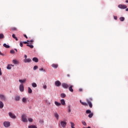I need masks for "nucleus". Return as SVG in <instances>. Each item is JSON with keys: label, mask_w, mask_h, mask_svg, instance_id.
Wrapping results in <instances>:
<instances>
[{"label": "nucleus", "mask_w": 128, "mask_h": 128, "mask_svg": "<svg viewBox=\"0 0 128 128\" xmlns=\"http://www.w3.org/2000/svg\"><path fill=\"white\" fill-rule=\"evenodd\" d=\"M86 102H88L90 108H92V98H89L86 99Z\"/></svg>", "instance_id": "obj_1"}, {"label": "nucleus", "mask_w": 128, "mask_h": 128, "mask_svg": "<svg viewBox=\"0 0 128 128\" xmlns=\"http://www.w3.org/2000/svg\"><path fill=\"white\" fill-rule=\"evenodd\" d=\"M60 126H62V128H66V121H60V124L59 123V126L60 128Z\"/></svg>", "instance_id": "obj_2"}, {"label": "nucleus", "mask_w": 128, "mask_h": 128, "mask_svg": "<svg viewBox=\"0 0 128 128\" xmlns=\"http://www.w3.org/2000/svg\"><path fill=\"white\" fill-rule=\"evenodd\" d=\"M32 42H34V40H28L27 42H24L23 44H32Z\"/></svg>", "instance_id": "obj_3"}, {"label": "nucleus", "mask_w": 128, "mask_h": 128, "mask_svg": "<svg viewBox=\"0 0 128 128\" xmlns=\"http://www.w3.org/2000/svg\"><path fill=\"white\" fill-rule=\"evenodd\" d=\"M8 116L11 118L16 119V116L14 114L12 113V112H10L8 113Z\"/></svg>", "instance_id": "obj_4"}, {"label": "nucleus", "mask_w": 128, "mask_h": 128, "mask_svg": "<svg viewBox=\"0 0 128 128\" xmlns=\"http://www.w3.org/2000/svg\"><path fill=\"white\" fill-rule=\"evenodd\" d=\"M3 124L5 128H8V126H10V123L8 122H4Z\"/></svg>", "instance_id": "obj_5"}, {"label": "nucleus", "mask_w": 128, "mask_h": 128, "mask_svg": "<svg viewBox=\"0 0 128 128\" xmlns=\"http://www.w3.org/2000/svg\"><path fill=\"white\" fill-rule=\"evenodd\" d=\"M22 118L24 122H28V119H26V115H22Z\"/></svg>", "instance_id": "obj_6"}, {"label": "nucleus", "mask_w": 128, "mask_h": 128, "mask_svg": "<svg viewBox=\"0 0 128 128\" xmlns=\"http://www.w3.org/2000/svg\"><path fill=\"white\" fill-rule=\"evenodd\" d=\"M0 99L1 100H4V102L6 100V96L4 94H0Z\"/></svg>", "instance_id": "obj_7"}, {"label": "nucleus", "mask_w": 128, "mask_h": 128, "mask_svg": "<svg viewBox=\"0 0 128 128\" xmlns=\"http://www.w3.org/2000/svg\"><path fill=\"white\" fill-rule=\"evenodd\" d=\"M118 8H122L123 10H124V8H128V6L126 5L119 4L118 6Z\"/></svg>", "instance_id": "obj_8"}, {"label": "nucleus", "mask_w": 128, "mask_h": 128, "mask_svg": "<svg viewBox=\"0 0 128 128\" xmlns=\"http://www.w3.org/2000/svg\"><path fill=\"white\" fill-rule=\"evenodd\" d=\"M62 88H68L70 87V85L66 83H62Z\"/></svg>", "instance_id": "obj_9"}, {"label": "nucleus", "mask_w": 128, "mask_h": 128, "mask_svg": "<svg viewBox=\"0 0 128 128\" xmlns=\"http://www.w3.org/2000/svg\"><path fill=\"white\" fill-rule=\"evenodd\" d=\"M19 88H20V92H24V84H20Z\"/></svg>", "instance_id": "obj_10"}, {"label": "nucleus", "mask_w": 128, "mask_h": 128, "mask_svg": "<svg viewBox=\"0 0 128 128\" xmlns=\"http://www.w3.org/2000/svg\"><path fill=\"white\" fill-rule=\"evenodd\" d=\"M55 86H62V82L58 80H56L55 82Z\"/></svg>", "instance_id": "obj_11"}, {"label": "nucleus", "mask_w": 128, "mask_h": 128, "mask_svg": "<svg viewBox=\"0 0 128 128\" xmlns=\"http://www.w3.org/2000/svg\"><path fill=\"white\" fill-rule=\"evenodd\" d=\"M72 88H74V86L70 85V86H69V90L71 92H74V89H72Z\"/></svg>", "instance_id": "obj_12"}, {"label": "nucleus", "mask_w": 128, "mask_h": 128, "mask_svg": "<svg viewBox=\"0 0 128 128\" xmlns=\"http://www.w3.org/2000/svg\"><path fill=\"white\" fill-rule=\"evenodd\" d=\"M58 64H52V67L54 68H58Z\"/></svg>", "instance_id": "obj_13"}, {"label": "nucleus", "mask_w": 128, "mask_h": 128, "mask_svg": "<svg viewBox=\"0 0 128 128\" xmlns=\"http://www.w3.org/2000/svg\"><path fill=\"white\" fill-rule=\"evenodd\" d=\"M32 62V60L30 58H26L24 60V62Z\"/></svg>", "instance_id": "obj_14"}, {"label": "nucleus", "mask_w": 128, "mask_h": 128, "mask_svg": "<svg viewBox=\"0 0 128 128\" xmlns=\"http://www.w3.org/2000/svg\"><path fill=\"white\" fill-rule=\"evenodd\" d=\"M60 103L62 106H66V101L64 99H62L60 100Z\"/></svg>", "instance_id": "obj_15"}, {"label": "nucleus", "mask_w": 128, "mask_h": 128, "mask_svg": "<svg viewBox=\"0 0 128 128\" xmlns=\"http://www.w3.org/2000/svg\"><path fill=\"white\" fill-rule=\"evenodd\" d=\"M20 100V97L18 96H15V100H16V102H18V100Z\"/></svg>", "instance_id": "obj_16"}, {"label": "nucleus", "mask_w": 128, "mask_h": 128, "mask_svg": "<svg viewBox=\"0 0 128 128\" xmlns=\"http://www.w3.org/2000/svg\"><path fill=\"white\" fill-rule=\"evenodd\" d=\"M80 102L82 104V106H88V104H86V102H82V100H80Z\"/></svg>", "instance_id": "obj_17"}, {"label": "nucleus", "mask_w": 128, "mask_h": 128, "mask_svg": "<svg viewBox=\"0 0 128 128\" xmlns=\"http://www.w3.org/2000/svg\"><path fill=\"white\" fill-rule=\"evenodd\" d=\"M22 102H23L24 104H26L28 100L26 98H22Z\"/></svg>", "instance_id": "obj_18"}, {"label": "nucleus", "mask_w": 128, "mask_h": 128, "mask_svg": "<svg viewBox=\"0 0 128 128\" xmlns=\"http://www.w3.org/2000/svg\"><path fill=\"white\" fill-rule=\"evenodd\" d=\"M33 62H38V59L36 58H32Z\"/></svg>", "instance_id": "obj_19"}, {"label": "nucleus", "mask_w": 128, "mask_h": 128, "mask_svg": "<svg viewBox=\"0 0 128 128\" xmlns=\"http://www.w3.org/2000/svg\"><path fill=\"white\" fill-rule=\"evenodd\" d=\"M54 104H56V106H61V104L56 102V101H55L54 102Z\"/></svg>", "instance_id": "obj_20"}, {"label": "nucleus", "mask_w": 128, "mask_h": 128, "mask_svg": "<svg viewBox=\"0 0 128 128\" xmlns=\"http://www.w3.org/2000/svg\"><path fill=\"white\" fill-rule=\"evenodd\" d=\"M66 94L62 93L60 94V97L62 98H66Z\"/></svg>", "instance_id": "obj_21"}, {"label": "nucleus", "mask_w": 128, "mask_h": 128, "mask_svg": "<svg viewBox=\"0 0 128 128\" xmlns=\"http://www.w3.org/2000/svg\"><path fill=\"white\" fill-rule=\"evenodd\" d=\"M4 102L0 100V108H4Z\"/></svg>", "instance_id": "obj_22"}, {"label": "nucleus", "mask_w": 128, "mask_h": 128, "mask_svg": "<svg viewBox=\"0 0 128 128\" xmlns=\"http://www.w3.org/2000/svg\"><path fill=\"white\" fill-rule=\"evenodd\" d=\"M26 79H24V80H19V82H20L21 84H24V82H26Z\"/></svg>", "instance_id": "obj_23"}, {"label": "nucleus", "mask_w": 128, "mask_h": 128, "mask_svg": "<svg viewBox=\"0 0 128 128\" xmlns=\"http://www.w3.org/2000/svg\"><path fill=\"white\" fill-rule=\"evenodd\" d=\"M32 88L30 87L28 88V94H32Z\"/></svg>", "instance_id": "obj_24"}, {"label": "nucleus", "mask_w": 128, "mask_h": 128, "mask_svg": "<svg viewBox=\"0 0 128 128\" xmlns=\"http://www.w3.org/2000/svg\"><path fill=\"white\" fill-rule=\"evenodd\" d=\"M3 46H4V48H10V46L6 44H3Z\"/></svg>", "instance_id": "obj_25"}, {"label": "nucleus", "mask_w": 128, "mask_h": 128, "mask_svg": "<svg viewBox=\"0 0 128 128\" xmlns=\"http://www.w3.org/2000/svg\"><path fill=\"white\" fill-rule=\"evenodd\" d=\"M12 62L13 64H18V60H12Z\"/></svg>", "instance_id": "obj_26"}, {"label": "nucleus", "mask_w": 128, "mask_h": 128, "mask_svg": "<svg viewBox=\"0 0 128 128\" xmlns=\"http://www.w3.org/2000/svg\"><path fill=\"white\" fill-rule=\"evenodd\" d=\"M28 128H38L35 125H31L28 126Z\"/></svg>", "instance_id": "obj_27"}, {"label": "nucleus", "mask_w": 128, "mask_h": 128, "mask_svg": "<svg viewBox=\"0 0 128 128\" xmlns=\"http://www.w3.org/2000/svg\"><path fill=\"white\" fill-rule=\"evenodd\" d=\"M12 37L13 38L16 39V40H18V38H16V34H13L12 35Z\"/></svg>", "instance_id": "obj_28"}, {"label": "nucleus", "mask_w": 128, "mask_h": 128, "mask_svg": "<svg viewBox=\"0 0 128 128\" xmlns=\"http://www.w3.org/2000/svg\"><path fill=\"white\" fill-rule=\"evenodd\" d=\"M54 116H55V118H56V120H58L59 116H58V113L54 114Z\"/></svg>", "instance_id": "obj_29"}, {"label": "nucleus", "mask_w": 128, "mask_h": 128, "mask_svg": "<svg viewBox=\"0 0 128 128\" xmlns=\"http://www.w3.org/2000/svg\"><path fill=\"white\" fill-rule=\"evenodd\" d=\"M70 124H71V128H74V123L72 122H70Z\"/></svg>", "instance_id": "obj_30"}, {"label": "nucleus", "mask_w": 128, "mask_h": 128, "mask_svg": "<svg viewBox=\"0 0 128 128\" xmlns=\"http://www.w3.org/2000/svg\"><path fill=\"white\" fill-rule=\"evenodd\" d=\"M27 46H29L30 48H34V46L32 44H27Z\"/></svg>", "instance_id": "obj_31"}, {"label": "nucleus", "mask_w": 128, "mask_h": 128, "mask_svg": "<svg viewBox=\"0 0 128 128\" xmlns=\"http://www.w3.org/2000/svg\"><path fill=\"white\" fill-rule=\"evenodd\" d=\"M39 122H40V124H44V120H42V119H40V120H39Z\"/></svg>", "instance_id": "obj_32"}, {"label": "nucleus", "mask_w": 128, "mask_h": 128, "mask_svg": "<svg viewBox=\"0 0 128 128\" xmlns=\"http://www.w3.org/2000/svg\"><path fill=\"white\" fill-rule=\"evenodd\" d=\"M7 70H11L12 69V66H10V64H8L6 68Z\"/></svg>", "instance_id": "obj_33"}, {"label": "nucleus", "mask_w": 128, "mask_h": 128, "mask_svg": "<svg viewBox=\"0 0 128 128\" xmlns=\"http://www.w3.org/2000/svg\"><path fill=\"white\" fill-rule=\"evenodd\" d=\"M94 116V113H90L88 115V118H92Z\"/></svg>", "instance_id": "obj_34"}, {"label": "nucleus", "mask_w": 128, "mask_h": 128, "mask_svg": "<svg viewBox=\"0 0 128 128\" xmlns=\"http://www.w3.org/2000/svg\"><path fill=\"white\" fill-rule=\"evenodd\" d=\"M32 86H33V88H36V86H37L36 84L32 83Z\"/></svg>", "instance_id": "obj_35"}, {"label": "nucleus", "mask_w": 128, "mask_h": 128, "mask_svg": "<svg viewBox=\"0 0 128 128\" xmlns=\"http://www.w3.org/2000/svg\"><path fill=\"white\" fill-rule=\"evenodd\" d=\"M120 22H124V17H120Z\"/></svg>", "instance_id": "obj_36"}, {"label": "nucleus", "mask_w": 128, "mask_h": 128, "mask_svg": "<svg viewBox=\"0 0 128 128\" xmlns=\"http://www.w3.org/2000/svg\"><path fill=\"white\" fill-rule=\"evenodd\" d=\"M82 124L83 126H86V122H84V120L82 121Z\"/></svg>", "instance_id": "obj_37"}, {"label": "nucleus", "mask_w": 128, "mask_h": 128, "mask_svg": "<svg viewBox=\"0 0 128 128\" xmlns=\"http://www.w3.org/2000/svg\"><path fill=\"white\" fill-rule=\"evenodd\" d=\"M86 114H92V111H90V110H86Z\"/></svg>", "instance_id": "obj_38"}, {"label": "nucleus", "mask_w": 128, "mask_h": 128, "mask_svg": "<svg viewBox=\"0 0 128 128\" xmlns=\"http://www.w3.org/2000/svg\"><path fill=\"white\" fill-rule=\"evenodd\" d=\"M38 66H35L34 67V70H38Z\"/></svg>", "instance_id": "obj_39"}, {"label": "nucleus", "mask_w": 128, "mask_h": 128, "mask_svg": "<svg viewBox=\"0 0 128 128\" xmlns=\"http://www.w3.org/2000/svg\"><path fill=\"white\" fill-rule=\"evenodd\" d=\"M28 122H33V120H32V118H28Z\"/></svg>", "instance_id": "obj_40"}, {"label": "nucleus", "mask_w": 128, "mask_h": 128, "mask_svg": "<svg viewBox=\"0 0 128 128\" xmlns=\"http://www.w3.org/2000/svg\"><path fill=\"white\" fill-rule=\"evenodd\" d=\"M10 54H14V50H10Z\"/></svg>", "instance_id": "obj_41"}, {"label": "nucleus", "mask_w": 128, "mask_h": 128, "mask_svg": "<svg viewBox=\"0 0 128 128\" xmlns=\"http://www.w3.org/2000/svg\"><path fill=\"white\" fill-rule=\"evenodd\" d=\"M11 30H16V27H12V28H11Z\"/></svg>", "instance_id": "obj_42"}, {"label": "nucleus", "mask_w": 128, "mask_h": 128, "mask_svg": "<svg viewBox=\"0 0 128 128\" xmlns=\"http://www.w3.org/2000/svg\"><path fill=\"white\" fill-rule=\"evenodd\" d=\"M4 38V34H0V38Z\"/></svg>", "instance_id": "obj_43"}, {"label": "nucleus", "mask_w": 128, "mask_h": 128, "mask_svg": "<svg viewBox=\"0 0 128 128\" xmlns=\"http://www.w3.org/2000/svg\"><path fill=\"white\" fill-rule=\"evenodd\" d=\"M68 112H71L70 105H69L68 106Z\"/></svg>", "instance_id": "obj_44"}, {"label": "nucleus", "mask_w": 128, "mask_h": 128, "mask_svg": "<svg viewBox=\"0 0 128 128\" xmlns=\"http://www.w3.org/2000/svg\"><path fill=\"white\" fill-rule=\"evenodd\" d=\"M39 70L40 71L43 70V72H46V70L44 69V68H40Z\"/></svg>", "instance_id": "obj_45"}, {"label": "nucleus", "mask_w": 128, "mask_h": 128, "mask_svg": "<svg viewBox=\"0 0 128 128\" xmlns=\"http://www.w3.org/2000/svg\"><path fill=\"white\" fill-rule=\"evenodd\" d=\"M20 46H21V48H22L23 45H22V42H20Z\"/></svg>", "instance_id": "obj_46"}, {"label": "nucleus", "mask_w": 128, "mask_h": 128, "mask_svg": "<svg viewBox=\"0 0 128 128\" xmlns=\"http://www.w3.org/2000/svg\"><path fill=\"white\" fill-rule=\"evenodd\" d=\"M2 68H0V76H2Z\"/></svg>", "instance_id": "obj_47"}, {"label": "nucleus", "mask_w": 128, "mask_h": 128, "mask_svg": "<svg viewBox=\"0 0 128 128\" xmlns=\"http://www.w3.org/2000/svg\"><path fill=\"white\" fill-rule=\"evenodd\" d=\"M24 38H28V36H26V34H24Z\"/></svg>", "instance_id": "obj_48"}, {"label": "nucleus", "mask_w": 128, "mask_h": 128, "mask_svg": "<svg viewBox=\"0 0 128 128\" xmlns=\"http://www.w3.org/2000/svg\"><path fill=\"white\" fill-rule=\"evenodd\" d=\"M114 18L116 20H118V16H114Z\"/></svg>", "instance_id": "obj_49"}, {"label": "nucleus", "mask_w": 128, "mask_h": 128, "mask_svg": "<svg viewBox=\"0 0 128 128\" xmlns=\"http://www.w3.org/2000/svg\"><path fill=\"white\" fill-rule=\"evenodd\" d=\"M43 88H44V90H46V86H43Z\"/></svg>", "instance_id": "obj_50"}, {"label": "nucleus", "mask_w": 128, "mask_h": 128, "mask_svg": "<svg viewBox=\"0 0 128 128\" xmlns=\"http://www.w3.org/2000/svg\"><path fill=\"white\" fill-rule=\"evenodd\" d=\"M0 56H4V54L2 53V52L0 51Z\"/></svg>", "instance_id": "obj_51"}, {"label": "nucleus", "mask_w": 128, "mask_h": 128, "mask_svg": "<svg viewBox=\"0 0 128 128\" xmlns=\"http://www.w3.org/2000/svg\"><path fill=\"white\" fill-rule=\"evenodd\" d=\"M24 57L25 59H26V58H28V56L26 55H24Z\"/></svg>", "instance_id": "obj_52"}, {"label": "nucleus", "mask_w": 128, "mask_h": 128, "mask_svg": "<svg viewBox=\"0 0 128 128\" xmlns=\"http://www.w3.org/2000/svg\"><path fill=\"white\" fill-rule=\"evenodd\" d=\"M79 90H80V92H82V89L80 88V89H79Z\"/></svg>", "instance_id": "obj_53"}, {"label": "nucleus", "mask_w": 128, "mask_h": 128, "mask_svg": "<svg viewBox=\"0 0 128 128\" xmlns=\"http://www.w3.org/2000/svg\"><path fill=\"white\" fill-rule=\"evenodd\" d=\"M126 12H128V8H126Z\"/></svg>", "instance_id": "obj_54"}, {"label": "nucleus", "mask_w": 128, "mask_h": 128, "mask_svg": "<svg viewBox=\"0 0 128 128\" xmlns=\"http://www.w3.org/2000/svg\"><path fill=\"white\" fill-rule=\"evenodd\" d=\"M14 50H16V52H18V50H16V48H15Z\"/></svg>", "instance_id": "obj_55"}, {"label": "nucleus", "mask_w": 128, "mask_h": 128, "mask_svg": "<svg viewBox=\"0 0 128 128\" xmlns=\"http://www.w3.org/2000/svg\"><path fill=\"white\" fill-rule=\"evenodd\" d=\"M126 2H128V0H126Z\"/></svg>", "instance_id": "obj_56"}, {"label": "nucleus", "mask_w": 128, "mask_h": 128, "mask_svg": "<svg viewBox=\"0 0 128 128\" xmlns=\"http://www.w3.org/2000/svg\"><path fill=\"white\" fill-rule=\"evenodd\" d=\"M87 128H90V126H88Z\"/></svg>", "instance_id": "obj_57"}, {"label": "nucleus", "mask_w": 128, "mask_h": 128, "mask_svg": "<svg viewBox=\"0 0 128 128\" xmlns=\"http://www.w3.org/2000/svg\"><path fill=\"white\" fill-rule=\"evenodd\" d=\"M68 76H70V75H68Z\"/></svg>", "instance_id": "obj_58"}]
</instances>
